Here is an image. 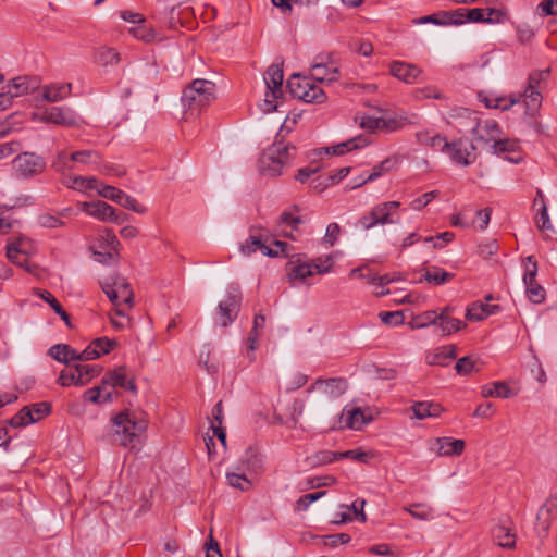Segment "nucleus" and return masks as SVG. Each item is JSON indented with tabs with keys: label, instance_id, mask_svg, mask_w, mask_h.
<instances>
[{
	"label": "nucleus",
	"instance_id": "1",
	"mask_svg": "<svg viewBox=\"0 0 557 557\" xmlns=\"http://www.w3.org/2000/svg\"><path fill=\"white\" fill-rule=\"evenodd\" d=\"M295 154L294 145L274 143L262 152L259 159L260 171L270 176H278L285 166H290Z\"/></svg>",
	"mask_w": 557,
	"mask_h": 557
},
{
	"label": "nucleus",
	"instance_id": "2",
	"mask_svg": "<svg viewBox=\"0 0 557 557\" xmlns=\"http://www.w3.org/2000/svg\"><path fill=\"white\" fill-rule=\"evenodd\" d=\"M114 428V442L121 446H135L139 435L146 431L147 422L137 419L134 413L128 411L121 412L112 418Z\"/></svg>",
	"mask_w": 557,
	"mask_h": 557
},
{
	"label": "nucleus",
	"instance_id": "3",
	"mask_svg": "<svg viewBox=\"0 0 557 557\" xmlns=\"http://www.w3.org/2000/svg\"><path fill=\"white\" fill-rule=\"evenodd\" d=\"M101 288L114 306L115 314L124 317L125 311L123 307L131 308L134 300L129 283L124 277L114 274L101 283Z\"/></svg>",
	"mask_w": 557,
	"mask_h": 557
},
{
	"label": "nucleus",
	"instance_id": "4",
	"mask_svg": "<svg viewBox=\"0 0 557 557\" xmlns=\"http://www.w3.org/2000/svg\"><path fill=\"white\" fill-rule=\"evenodd\" d=\"M215 85L207 79H194L183 90L182 102L188 110H201L214 99Z\"/></svg>",
	"mask_w": 557,
	"mask_h": 557
},
{
	"label": "nucleus",
	"instance_id": "5",
	"mask_svg": "<svg viewBox=\"0 0 557 557\" xmlns=\"http://www.w3.org/2000/svg\"><path fill=\"white\" fill-rule=\"evenodd\" d=\"M287 87L295 98L308 103H323L327 98L324 90L317 84L312 76L308 77L294 74L287 81Z\"/></svg>",
	"mask_w": 557,
	"mask_h": 557
},
{
	"label": "nucleus",
	"instance_id": "6",
	"mask_svg": "<svg viewBox=\"0 0 557 557\" xmlns=\"http://www.w3.org/2000/svg\"><path fill=\"white\" fill-rule=\"evenodd\" d=\"M242 293L237 286L231 285L226 298L219 302L214 315L216 325L226 327L237 318L240 310Z\"/></svg>",
	"mask_w": 557,
	"mask_h": 557
},
{
	"label": "nucleus",
	"instance_id": "7",
	"mask_svg": "<svg viewBox=\"0 0 557 557\" xmlns=\"http://www.w3.org/2000/svg\"><path fill=\"white\" fill-rule=\"evenodd\" d=\"M283 63L271 64L264 73L263 79L267 86L264 101L267 106L265 110L268 112L275 111L277 109V106L274 102L283 96Z\"/></svg>",
	"mask_w": 557,
	"mask_h": 557
},
{
	"label": "nucleus",
	"instance_id": "8",
	"mask_svg": "<svg viewBox=\"0 0 557 557\" xmlns=\"http://www.w3.org/2000/svg\"><path fill=\"white\" fill-rule=\"evenodd\" d=\"M447 147L444 148L443 153L447 154L454 163L461 166L474 163L476 156L474 153L475 146L472 143L458 138L453 141L447 140Z\"/></svg>",
	"mask_w": 557,
	"mask_h": 557
},
{
	"label": "nucleus",
	"instance_id": "9",
	"mask_svg": "<svg viewBox=\"0 0 557 557\" xmlns=\"http://www.w3.org/2000/svg\"><path fill=\"white\" fill-rule=\"evenodd\" d=\"M16 173L23 178H29L41 174L46 169V162L41 156L34 152H22L14 159Z\"/></svg>",
	"mask_w": 557,
	"mask_h": 557
},
{
	"label": "nucleus",
	"instance_id": "10",
	"mask_svg": "<svg viewBox=\"0 0 557 557\" xmlns=\"http://www.w3.org/2000/svg\"><path fill=\"white\" fill-rule=\"evenodd\" d=\"M310 72L315 82L330 84L338 79L339 70L330 55L319 54L314 58Z\"/></svg>",
	"mask_w": 557,
	"mask_h": 557
},
{
	"label": "nucleus",
	"instance_id": "11",
	"mask_svg": "<svg viewBox=\"0 0 557 557\" xmlns=\"http://www.w3.org/2000/svg\"><path fill=\"white\" fill-rule=\"evenodd\" d=\"M549 76V69L537 70L530 73L528 86L522 96L528 107H539L542 101L541 84L545 83Z\"/></svg>",
	"mask_w": 557,
	"mask_h": 557
},
{
	"label": "nucleus",
	"instance_id": "12",
	"mask_svg": "<svg viewBox=\"0 0 557 557\" xmlns=\"http://www.w3.org/2000/svg\"><path fill=\"white\" fill-rule=\"evenodd\" d=\"M347 381L343 377L317 379L308 388V393L318 391L329 399H335L347 391Z\"/></svg>",
	"mask_w": 557,
	"mask_h": 557
},
{
	"label": "nucleus",
	"instance_id": "13",
	"mask_svg": "<svg viewBox=\"0 0 557 557\" xmlns=\"http://www.w3.org/2000/svg\"><path fill=\"white\" fill-rule=\"evenodd\" d=\"M77 119V114L67 107H50L41 113V121L65 127L76 126Z\"/></svg>",
	"mask_w": 557,
	"mask_h": 557
},
{
	"label": "nucleus",
	"instance_id": "14",
	"mask_svg": "<svg viewBox=\"0 0 557 557\" xmlns=\"http://www.w3.org/2000/svg\"><path fill=\"white\" fill-rule=\"evenodd\" d=\"M102 384L103 386H107V388L120 387L129 391L133 394L137 393L134 376L128 375L127 369L124 366L117 367L112 371H108L102 377Z\"/></svg>",
	"mask_w": 557,
	"mask_h": 557
},
{
	"label": "nucleus",
	"instance_id": "15",
	"mask_svg": "<svg viewBox=\"0 0 557 557\" xmlns=\"http://www.w3.org/2000/svg\"><path fill=\"white\" fill-rule=\"evenodd\" d=\"M81 209L90 216L106 222H119V215L115 209L109 203L98 200L91 202H82Z\"/></svg>",
	"mask_w": 557,
	"mask_h": 557
},
{
	"label": "nucleus",
	"instance_id": "16",
	"mask_svg": "<svg viewBox=\"0 0 557 557\" xmlns=\"http://www.w3.org/2000/svg\"><path fill=\"white\" fill-rule=\"evenodd\" d=\"M466 448V442L459 438L448 436L436 437L433 441L432 449L440 457H451L462 455Z\"/></svg>",
	"mask_w": 557,
	"mask_h": 557
},
{
	"label": "nucleus",
	"instance_id": "17",
	"mask_svg": "<svg viewBox=\"0 0 557 557\" xmlns=\"http://www.w3.org/2000/svg\"><path fill=\"white\" fill-rule=\"evenodd\" d=\"M21 244L20 239L8 242L5 247L7 257L15 265L25 269L27 272H33L36 267L29 262L28 256L21 248Z\"/></svg>",
	"mask_w": 557,
	"mask_h": 557
},
{
	"label": "nucleus",
	"instance_id": "18",
	"mask_svg": "<svg viewBox=\"0 0 557 557\" xmlns=\"http://www.w3.org/2000/svg\"><path fill=\"white\" fill-rule=\"evenodd\" d=\"M389 73L406 84H413L421 74V71L413 64L394 61L389 66Z\"/></svg>",
	"mask_w": 557,
	"mask_h": 557
},
{
	"label": "nucleus",
	"instance_id": "19",
	"mask_svg": "<svg viewBox=\"0 0 557 557\" xmlns=\"http://www.w3.org/2000/svg\"><path fill=\"white\" fill-rule=\"evenodd\" d=\"M367 145H368V141L364 137L357 136V137L348 139L346 141L339 143L337 145L315 150V153L319 156L322 153L333 154V156H343L346 152L364 147Z\"/></svg>",
	"mask_w": 557,
	"mask_h": 557
},
{
	"label": "nucleus",
	"instance_id": "20",
	"mask_svg": "<svg viewBox=\"0 0 557 557\" xmlns=\"http://www.w3.org/2000/svg\"><path fill=\"white\" fill-rule=\"evenodd\" d=\"M38 85L39 82L36 77L20 76L12 79L7 85V91L8 95H10L13 98H16L35 90L38 87Z\"/></svg>",
	"mask_w": 557,
	"mask_h": 557
},
{
	"label": "nucleus",
	"instance_id": "21",
	"mask_svg": "<svg viewBox=\"0 0 557 557\" xmlns=\"http://www.w3.org/2000/svg\"><path fill=\"white\" fill-rule=\"evenodd\" d=\"M260 250L262 255L269 256V257H277V251H272L270 247L265 245V243L262 239V236L255 235L253 228L250 230V235L246 239V242L240 245V251L245 256H250L252 252Z\"/></svg>",
	"mask_w": 557,
	"mask_h": 557
},
{
	"label": "nucleus",
	"instance_id": "22",
	"mask_svg": "<svg viewBox=\"0 0 557 557\" xmlns=\"http://www.w3.org/2000/svg\"><path fill=\"white\" fill-rule=\"evenodd\" d=\"M500 311L498 305H488L480 301L470 304L466 309V319L469 321H482Z\"/></svg>",
	"mask_w": 557,
	"mask_h": 557
},
{
	"label": "nucleus",
	"instance_id": "23",
	"mask_svg": "<svg viewBox=\"0 0 557 557\" xmlns=\"http://www.w3.org/2000/svg\"><path fill=\"white\" fill-rule=\"evenodd\" d=\"M509 524V521L499 523L492 530L494 541L504 548H513L516 546V534L512 533Z\"/></svg>",
	"mask_w": 557,
	"mask_h": 557
},
{
	"label": "nucleus",
	"instance_id": "24",
	"mask_svg": "<svg viewBox=\"0 0 557 557\" xmlns=\"http://www.w3.org/2000/svg\"><path fill=\"white\" fill-rule=\"evenodd\" d=\"M419 119L417 114H399L394 116L382 117V131L396 132L406 125H417Z\"/></svg>",
	"mask_w": 557,
	"mask_h": 557
},
{
	"label": "nucleus",
	"instance_id": "25",
	"mask_svg": "<svg viewBox=\"0 0 557 557\" xmlns=\"http://www.w3.org/2000/svg\"><path fill=\"white\" fill-rule=\"evenodd\" d=\"M557 511V499H548L540 508L536 517L537 528L546 534L550 528L554 515Z\"/></svg>",
	"mask_w": 557,
	"mask_h": 557
},
{
	"label": "nucleus",
	"instance_id": "26",
	"mask_svg": "<svg viewBox=\"0 0 557 557\" xmlns=\"http://www.w3.org/2000/svg\"><path fill=\"white\" fill-rule=\"evenodd\" d=\"M414 418L423 420L425 418H437L444 411V408L433 401H417L411 406Z\"/></svg>",
	"mask_w": 557,
	"mask_h": 557
},
{
	"label": "nucleus",
	"instance_id": "27",
	"mask_svg": "<svg viewBox=\"0 0 557 557\" xmlns=\"http://www.w3.org/2000/svg\"><path fill=\"white\" fill-rule=\"evenodd\" d=\"M499 133V125L494 120H487L483 123L476 122L475 126L472 128V134L476 140H496L495 137Z\"/></svg>",
	"mask_w": 557,
	"mask_h": 557
},
{
	"label": "nucleus",
	"instance_id": "28",
	"mask_svg": "<svg viewBox=\"0 0 557 557\" xmlns=\"http://www.w3.org/2000/svg\"><path fill=\"white\" fill-rule=\"evenodd\" d=\"M72 85L69 84H53L47 85L42 88V99L48 102H58L71 95Z\"/></svg>",
	"mask_w": 557,
	"mask_h": 557
},
{
	"label": "nucleus",
	"instance_id": "29",
	"mask_svg": "<svg viewBox=\"0 0 557 557\" xmlns=\"http://www.w3.org/2000/svg\"><path fill=\"white\" fill-rule=\"evenodd\" d=\"M416 138L420 145L428 146L434 151L443 152L444 148H448L447 139L445 136L440 134L431 135V133L426 129L417 132Z\"/></svg>",
	"mask_w": 557,
	"mask_h": 557
},
{
	"label": "nucleus",
	"instance_id": "30",
	"mask_svg": "<svg viewBox=\"0 0 557 557\" xmlns=\"http://www.w3.org/2000/svg\"><path fill=\"white\" fill-rule=\"evenodd\" d=\"M48 355L54 360L66 364L78 359V351L66 344L51 346Z\"/></svg>",
	"mask_w": 557,
	"mask_h": 557
},
{
	"label": "nucleus",
	"instance_id": "31",
	"mask_svg": "<svg viewBox=\"0 0 557 557\" xmlns=\"http://www.w3.org/2000/svg\"><path fill=\"white\" fill-rule=\"evenodd\" d=\"M454 277V273L447 272L437 265L426 268L423 275V280L434 286L444 285L450 282Z\"/></svg>",
	"mask_w": 557,
	"mask_h": 557
},
{
	"label": "nucleus",
	"instance_id": "32",
	"mask_svg": "<svg viewBox=\"0 0 557 557\" xmlns=\"http://www.w3.org/2000/svg\"><path fill=\"white\" fill-rule=\"evenodd\" d=\"M113 389H108L107 386L101 385L88 388L84 393V399L92 404L111 403L114 396Z\"/></svg>",
	"mask_w": 557,
	"mask_h": 557
},
{
	"label": "nucleus",
	"instance_id": "33",
	"mask_svg": "<svg viewBox=\"0 0 557 557\" xmlns=\"http://www.w3.org/2000/svg\"><path fill=\"white\" fill-rule=\"evenodd\" d=\"M341 418L344 420L345 426L351 430H360L368 422L360 408H344Z\"/></svg>",
	"mask_w": 557,
	"mask_h": 557
},
{
	"label": "nucleus",
	"instance_id": "34",
	"mask_svg": "<svg viewBox=\"0 0 557 557\" xmlns=\"http://www.w3.org/2000/svg\"><path fill=\"white\" fill-rule=\"evenodd\" d=\"M481 395L484 398L496 397V398H510L513 394L509 386L503 382H494L492 384H487L482 386Z\"/></svg>",
	"mask_w": 557,
	"mask_h": 557
},
{
	"label": "nucleus",
	"instance_id": "35",
	"mask_svg": "<svg viewBox=\"0 0 557 557\" xmlns=\"http://www.w3.org/2000/svg\"><path fill=\"white\" fill-rule=\"evenodd\" d=\"M34 294L37 295L39 298L45 300L52 310L67 324L70 325V315L69 313L63 309L61 304L58 301V299L48 290L45 289H34Z\"/></svg>",
	"mask_w": 557,
	"mask_h": 557
},
{
	"label": "nucleus",
	"instance_id": "36",
	"mask_svg": "<svg viewBox=\"0 0 557 557\" xmlns=\"http://www.w3.org/2000/svg\"><path fill=\"white\" fill-rule=\"evenodd\" d=\"M412 518L421 521H429L434 518V509L425 503H416L403 508Z\"/></svg>",
	"mask_w": 557,
	"mask_h": 557
},
{
	"label": "nucleus",
	"instance_id": "37",
	"mask_svg": "<svg viewBox=\"0 0 557 557\" xmlns=\"http://www.w3.org/2000/svg\"><path fill=\"white\" fill-rule=\"evenodd\" d=\"M438 322L437 311L429 310L424 311L420 314H417L412 318V320L408 323L411 330L424 329L430 325L436 326Z\"/></svg>",
	"mask_w": 557,
	"mask_h": 557
},
{
	"label": "nucleus",
	"instance_id": "38",
	"mask_svg": "<svg viewBox=\"0 0 557 557\" xmlns=\"http://www.w3.org/2000/svg\"><path fill=\"white\" fill-rule=\"evenodd\" d=\"M120 60V53L114 48L101 47L95 53V62L101 66L117 64Z\"/></svg>",
	"mask_w": 557,
	"mask_h": 557
},
{
	"label": "nucleus",
	"instance_id": "39",
	"mask_svg": "<svg viewBox=\"0 0 557 557\" xmlns=\"http://www.w3.org/2000/svg\"><path fill=\"white\" fill-rule=\"evenodd\" d=\"M400 206V202L398 201H386V202H382V203H379L374 207V210H377L380 211V213H377V221H379V224H392V223H395L396 221L394 219H392V214L395 210H397Z\"/></svg>",
	"mask_w": 557,
	"mask_h": 557
},
{
	"label": "nucleus",
	"instance_id": "40",
	"mask_svg": "<svg viewBox=\"0 0 557 557\" xmlns=\"http://www.w3.org/2000/svg\"><path fill=\"white\" fill-rule=\"evenodd\" d=\"M226 480L232 487L238 488L243 492L248 491L251 487V482L247 479L243 471V467H237V471L227 472Z\"/></svg>",
	"mask_w": 557,
	"mask_h": 557
},
{
	"label": "nucleus",
	"instance_id": "41",
	"mask_svg": "<svg viewBox=\"0 0 557 557\" xmlns=\"http://www.w3.org/2000/svg\"><path fill=\"white\" fill-rule=\"evenodd\" d=\"M58 382L62 386L77 385L83 386L87 384V380L82 379V375L77 372L76 366L62 370Z\"/></svg>",
	"mask_w": 557,
	"mask_h": 557
},
{
	"label": "nucleus",
	"instance_id": "42",
	"mask_svg": "<svg viewBox=\"0 0 557 557\" xmlns=\"http://www.w3.org/2000/svg\"><path fill=\"white\" fill-rule=\"evenodd\" d=\"M456 358V346L445 345L436 349L435 354L429 360L430 364L445 366L451 359Z\"/></svg>",
	"mask_w": 557,
	"mask_h": 557
},
{
	"label": "nucleus",
	"instance_id": "43",
	"mask_svg": "<svg viewBox=\"0 0 557 557\" xmlns=\"http://www.w3.org/2000/svg\"><path fill=\"white\" fill-rule=\"evenodd\" d=\"M537 197H541V206L539 208V213L535 220L536 226L540 230H553V225L548 215V209L545 202V197L541 189H537Z\"/></svg>",
	"mask_w": 557,
	"mask_h": 557
},
{
	"label": "nucleus",
	"instance_id": "44",
	"mask_svg": "<svg viewBox=\"0 0 557 557\" xmlns=\"http://www.w3.org/2000/svg\"><path fill=\"white\" fill-rule=\"evenodd\" d=\"M70 160L83 164L98 165L100 154L96 150H79L70 154Z\"/></svg>",
	"mask_w": 557,
	"mask_h": 557
},
{
	"label": "nucleus",
	"instance_id": "45",
	"mask_svg": "<svg viewBox=\"0 0 557 557\" xmlns=\"http://www.w3.org/2000/svg\"><path fill=\"white\" fill-rule=\"evenodd\" d=\"M70 187L79 191L92 189H96L98 191V189L100 188V184L96 177L75 176L72 178V184L70 185Z\"/></svg>",
	"mask_w": 557,
	"mask_h": 557
},
{
	"label": "nucleus",
	"instance_id": "46",
	"mask_svg": "<svg viewBox=\"0 0 557 557\" xmlns=\"http://www.w3.org/2000/svg\"><path fill=\"white\" fill-rule=\"evenodd\" d=\"M336 460H338L337 451H331V450H320V451L315 453L314 455L308 457V461L311 465V467H320V466L329 465Z\"/></svg>",
	"mask_w": 557,
	"mask_h": 557
},
{
	"label": "nucleus",
	"instance_id": "47",
	"mask_svg": "<svg viewBox=\"0 0 557 557\" xmlns=\"http://www.w3.org/2000/svg\"><path fill=\"white\" fill-rule=\"evenodd\" d=\"M493 153L498 156L504 153H517L519 150V143L515 139H499L494 140L492 145Z\"/></svg>",
	"mask_w": 557,
	"mask_h": 557
},
{
	"label": "nucleus",
	"instance_id": "48",
	"mask_svg": "<svg viewBox=\"0 0 557 557\" xmlns=\"http://www.w3.org/2000/svg\"><path fill=\"white\" fill-rule=\"evenodd\" d=\"M436 326H438L441 329L443 335H450L453 333H456V332L465 329L467 326V324L459 319L450 317L445 320L444 319L438 320Z\"/></svg>",
	"mask_w": 557,
	"mask_h": 557
},
{
	"label": "nucleus",
	"instance_id": "49",
	"mask_svg": "<svg viewBox=\"0 0 557 557\" xmlns=\"http://www.w3.org/2000/svg\"><path fill=\"white\" fill-rule=\"evenodd\" d=\"M34 422L35 419L30 408L28 406H25L15 416L11 418L10 425L13 428H22Z\"/></svg>",
	"mask_w": 557,
	"mask_h": 557
},
{
	"label": "nucleus",
	"instance_id": "50",
	"mask_svg": "<svg viewBox=\"0 0 557 557\" xmlns=\"http://www.w3.org/2000/svg\"><path fill=\"white\" fill-rule=\"evenodd\" d=\"M314 273V267L311 264V262L298 263L289 272V277L292 280H300L305 282L306 278L312 276Z\"/></svg>",
	"mask_w": 557,
	"mask_h": 557
},
{
	"label": "nucleus",
	"instance_id": "51",
	"mask_svg": "<svg viewBox=\"0 0 557 557\" xmlns=\"http://www.w3.org/2000/svg\"><path fill=\"white\" fill-rule=\"evenodd\" d=\"M486 108H493V109H500L503 111H506L510 109L518 100L516 98H504V97H497V98H487L485 97L483 100Z\"/></svg>",
	"mask_w": 557,
	"mask_h": 557
},
{
	"label": "nucleus",
	"instance_id": "52",
	"mask_svg": "<svg viewBox=\"0 0 557 557\" xmlns=\"http://www.w3.org/2000/svg\"><path fill=\"white\" fill-rule=\"evenodd\" d=\"M527 296L533 304H542L545 300L546 292L537 282L525 285Z\"/></svg>",
	"mask_w": 557,
	"mask_h": 557
},
{
	"label": "nucleus",
	"instance_id": "53",
	"mask_svg": "<svg viewBox=\"0 0 557 557\" xmlns=\"http://www.w3.org/2000/svg\"><path fill=\"white\" fill-rule=\"evenodd\" d=\"M325 494H326L325 491H321V492L309 493V494H305V495L300 496L295 504V510H297V511L307 510L308 507L312 503L317 502L318 499L323 497Z\"/></svg>",
	"mask_w": 557,
	"mask_h": 557
},
{
	"label": "nucleus",
	"instance_id": "54",
	"mask_svg": "<svg viewBox=\"0 0 557 557\" xmlns=\"http://www.w3.org/2000/svg\"><path fill=\"white\" fill-rule=\"evenodd\" d=\"M442 17L446 21V25H460L466 23V8H459L455 11H442Z\"/></svg>",
	"mask_w": 557,
	"mask_h": 557
},
{
	"label": "nucleus",
	"instance_id": "55",
	"mask_svg": "<svg viewBox=\"0 0 557 557\" xmlns=\"http://www.w3.org/2000/svg\"><path fill=\"white\" fill-rule=\"evenodd\" d=\"M455 369L459 375H468L473 371H479V368L476 367V361L469 356L460 358L456 362Z\"/></svg>",
	"mask_w": 557,
	"mask_h": 557
},
{
	"label": "nucleus",
	"instance_id": "56",
	"mask_svg": "<svg viewBox=\"0 0 557 557\" xmlns=\"http://www.w3.org/2000/svg\"><path fill=\"white\" fill-rule=\"evenodd\" d=\"M395 164L396 160H393L392 158L384 159L379 164L373 166L372 172L368 174V180L374 181L379 178L384 173L391 171Z\"/></svg>",
	"mask_w": 557,
	"mask_h": 557
},
{
	"label": "nucleus",
	"instance_id": "57",
	"mask_svg": "<svg viewBox=\"0 0 557 557\" xmlns=\"http://www.w3.org/2000/svg\"><path fill=\"white\" fill-rule=\"evenodd\" d=\"M98 195L119 205L124 191L111 185H101V188L98 189Z\"/></svg>",
	"mask_w": 557,
	"mask_h": 557
},
{
	"label": "nucleus",
	"instance_id": "58",
	"mask_svg": "<svg viewBox=\"0 0 557 557\" xmlns=\"http://www.w3.org/2000/svg\"><path fill=\"white\" fill-rule=\"evenodd\" d=\"M438 195H440L438 190L428 191V193L423 194L422 196L413 199L410 202V208L413 210L420 211L423 208H425L433 199L438 197Z\"/></svg>",
	"mask_w": 557,
	"mask_h": 557
},
{
	"label": "nucleus",
	"instance_id": "59",
	"mask_svg": "<svg viewBox=\"0 0 557 557\" xmlns=\"http://www.w3.org/2000/svg\"><path fill=\"white\" fill-rule=\"evenodd\" d=\"M94 341H95V347L97 348L96 351L99 354V357L101 355H108L111 350H113L117 346L116 339H111L108 337H99Z\"/></svg>",
	"mask_w": 557,
	"mask_h": 557
},
{
	"label": "nucleus",
	"instance_id": "60",
	"mask_svg": "<svg viewBox=\"0 0 557 557\" xmlns=\"http://www.w3.org/2000/svg\"><path fill=\"white\" fill-rule=\"evenodd\" d=\"M119 205L139 214H144L147 211L144 205L139 203L134 197L126 193L122 196Z\"/></svg>",
	"mask_w": 557,
	"mask_h": 557
},
{
	"label": "nucleus",
	"instance_id": "61",
	"mask_svg": "<svg viewBox=\"0 0 557 557\" xmlns=\"http://www.w3.org/2000/svg\"><path fill=\"white\" fill-rule=\"evenodd\" d=\"M338 460L341 459H351L358 462L366 463L369 459V454L361 449H351L346 451H337Z\"/></svg>",
	"mask_w": 557,
	"mask_h": 557
},
{
	"label": "nucleus",
	"instance_id": "62",
	"mask_svg": "<svg viewBox=\"0 0 557 557\" xmlns=\"http://www.w3.org/2000/svg\"><path fill=\"white\" fill-rule=\"evenodd\" d=\"M320 169L321 166L318 163L311 162L308 166L299 169L295 178L300 183H306L312 175L317 174Z\"/></svg>",
	"mask_w": 557,
	"mask_h": 557
},
{
	"label": "nucleus",
	"instance_id": "63",
	"mask_svg": "<svg viewBox=\"0 0 557 557\" xmlns=\"http://www.w3.org/2000/svg\"><path fill=\"white\" fill-rule=\"evenodd\" d=\"M28 407L33 412L35 422L41 420L51 411V404L47 401L35 403Z\"/></svg>",
	"mask_w": 557,
	"mask_h": 557
},
{
	"label": "nucleus",
	"instance_id": "64",
	"mask_svg": "<svg viewBox=\"0 0 557 557\" xmlns=\"http://www.w3.org/2000/svg\"><path fill=\"white\" fill-rule=\"evenodd\" d=\"M163 17L162 21L168 25L169 28L176 29L180 25L178 17H177V8L171 7V8H164V11L162 12Z\"/></svg>",
	"mask_w": 557,
	"mask_h": 557
}]
</instances>
